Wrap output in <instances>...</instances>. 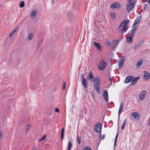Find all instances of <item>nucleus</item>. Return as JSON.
I'll return each instance as SVG.
<instances>
[{
    "instance_id": "obj_1",
    "label": "nucleus",
    "mask_w": 150,
    "mask_h": 150,
    "mask_svg": "<svg viewBox=\"0 0 150 150\" xmlns=\"http://www.w3.org/2000/svg\"><path fill=\"white\" fill-rule=\"evenodd\" d=\"M129 22V20H125L123 21L120 24L119 29L120 32H122V34L123 32L127 30V26Z\"/></svg>"
},
{
    "instance_id": "obj_2",
    "label": "nucleus",
    "mask_w": 150,
    "mask_h": 150,
    "mask_svg": "<svg viewBox=\"0 0 150 150\" xmlns=\"http://www.w3.org/2000/svg\"><path fill=\"white\" fill-rule=\"evenodd\" d=\"M136 0H128L126 6V10L129 11L132 9L136 2Z\"/></svg>"
},
{
    "instance_id": "obj_3",
    "label": "nucleus",
    "mask_w": 150,
    "mask_h": 150,
    "mask_svg": "<svg viewBox=\"0 0 150 150\" xmlns=\"http://www.w3.org/2000/svg\"><path fill=\"white\" fill-rule=\"evenodd\" d=\"M107 63L103 60H101L98 65V68L100 70L103 71L107 65Z\"/></svg>"
},
{
    "instance_id": "obj_4",
    "label": "nucleus",
    "mask_w": 150,
    "mask_h": 150,
    "mask_svg": "<svg viewBox=\"0 0 150 150\" xmlns=\"http://www.w3.org/2000/svg\"><path fill=\"white\" fill-rule=\"evenodd\" d=\"M135 29H134L132 30L131 34L129 35V37L127 38V41L128 42L130 43L132 42V38L135 35Z\"/></svg>"
},
{
    "instance_id": "obj_5",
    "label": "nucleus",
    "mask_w": 150,
    "mask_h": 150,
    "mask_svg": "<svg viewBox=\"0 0 150 150\" xmlns=\"http://www.w3.org/2000/svg\"><path fill=\"white\" fill-rule=\"evenodd\" d=\"M102 125L100 122H98L95 126L94 127V129L97 132H99L101 131Z\"/></svg>"
},
{
    "instance_id": "obj_6",
    "label": "nucleus",
    "mask_w": 150,
    "mask_h": 150,
    "mask_svg": "<svg viewBox=\"0 0 150 150\" xmlns=\"http://www.w3.org/2000/svg\"><path fill=\"white\" fill-rule=\"evenodd\" d=\"M125 60V57L124 56H122L121 57L120 62L119 64V69H120L122 67L124 64V62Z\"/></svg>"
},
{
    "instance_id": "obj_7",
    "label": "nucleus",
    "mask_w": 150,
    "mask_h": 150,
    "mask_svg": "<svg viewBox=\"0 0 150 150\" xmlns=\"http://www.w3.org/2000/svg\"><path fill=\"white\" fill-rule=\"evenodd\" d=\"M94 86H100V80L99 78L96 77L94 80Z\"/></svg>"
},
{
    "instance_id": "obj_8",
    "label": "nucleus",
    "mask_w": 150,
    "mask_h": 150,
    "mask_svg": "<svg viewBox=\"0 0 150 150\" xmlns=\"http://www.w3.org/2000/svg\"><path fill=\"white\" fill-rule=\"evenodd\" d=\"M144 79L146 80H148L150 76V74L149 73L146 71H145L144 72Z\"/></svg>"
},
{
    "instance_id": "obj_9",
    "label": "nucleus",
    "mask_w": 150,
    "mask_h": 150,
    "mask_svg": "<svg viewBox=\"0 0 150 150\" xmlns=\"http://www.w3.org/2000/svg\"><path fill=\"white\" fill-rule=\"evenodd\" d=\"M37 13V11L36 9L33 10L31 12L30 17L31 18L33 19Z\"/></svg>"
},
{
    "instance_id": "obj_10",
    "label": "nucleus",
    "mask_w": 150,
    "mask_h": 150,
    "mask_svg": "<svg viewBox=\"0 0 150 150\" xmlns=\"http://www.w3.org/2000/svg\"><path fill=\"white\" fill-rule=\"evenodd\" d=\"M120 4L118 3H115L111 6V7L113 8H119L120 7Z\"/></svg>"
},
{
    "instance_id": "obj_11",
    "label": "nucleus",
    "mask_w": 150,
    "mask_h": 150,
    "mask_svg": "<svg viewBox=\"0 0 150 150\" xmlns=\"http://www.w3.org/2000/svg\"><path fill=\"white\" fill-rule=\"evenodd\" d=\"M82 84L85 88L87 87V82L86 80L83 76L82 78Z\"/></svg>"
},
{
    "instance_id": "obj_12",
    "label": "nucleus",
    "mask_w": 150,
    "mask_h": 150,
    "mask_svg": "<svg viewBox=\"0 0 150 150\" xmlns=\"http://www.w3.org/2000/svg\"><path fill=\"white\" fill-rule=\"evenodd\" d=\"M146 91H145L142 92L139 95V99L141 100L143 99L145 96Z\"/></svg>"
},
{
    "instance_id": "obj_13",
    "label": "nucleus",
    "mask_w": 150,
    "mask_h": 150,
    "mask_svg": "<svg viewBox=\"0 0 150 150\" xmlns=\"http://www.w3.org/2000/svg\"><path fill=\"white\" fill-rule=\"evenodd\" d=\"M87 78V79L89 80L90 81H91V80L93 79V77L91 72L90 71L88 73Z\"/></svg>"
},
{
    "instance_id": "obj_14",
    "label": "nucleus",
    "mask_w": 150,
    "mask_h": 150,
    "mask_svg": "<svg viewBox=\"0 0 150 150\" xmlns=\"http://www.w3.org/2000/svg\"><path fill=\"white\" fill-rule=\"evenodd\" d=\"M34 37V34L33 33H31L29 34L26 38V40L28 41H29L32 39Z\"/></svg>"
},
{
    "instance_id": "obj_15",
    "label": "nucleus",
    "mask_w": 150,
    "mask_h": 150,
    "mask_svg": "<svg viewBox=\"0 0 150 150\" xmlns=\"http://www.w3.org/2000/svg\"><path fill=\"white\" fill-rule=\"evenodd\" d=\"M103 96L104 98L105 99L106 101H108V93L107 91H104Z\"/></svg>"
},
{
    "instance_id": "obj_16",
    "label": "nucleus",
    "mask_w": 150,
    "mask_h": 150,
    "mask_svg": "<svg viewBox=\"0 0 150 150\" xmlns=\"http://www.w3.org/2000/svg\"><path fill=\"white\" fill-rule=\"evenodd\" d=\"M139 78V77H137L133 78H132V80H131L132 81L131 84L132 85H133L134 84H135L136 83L138 79Z\"/></svg>"
},
{
    "instance_id": "obj_17",
    "label": "nucleus",
    "mask_w": 150,
    "mask_h": 150,
    "mask_svg": "<svg viewBox=\"0 0 150 150\" xmlns=\"http://www.w3.org/2000/svg\"><path fill=\"white\" fill-rule=\"evenodd\" d=\"M131 115L132 117H133L135 119H136L139 116V114L137 112H135L133 113H131Z\"/></svg>"
},
{
    "instance_id": "obj_18",
    "label": "nucleus",
    "mask_w": 150,
    "mask_h": 150,
    "mask_svg": "<svg viewBox=\"0 0 150 150\" xmlns=\"http://www.w3.org/2000/svg\"><path fill=\"white\" fill-rule=\"evenodd\" d=\"M93 44L95 45V46L97 47L98 49L100 51H101V48H100V45L96 42H93Z\"/></svg>"
},
{
    "instance_id": "obj_19",
    "label": "nucleus",
    "mask_w": 150,
    "mask_h": 150,
    "mask_svg": "<svg viewBox=\"0 0 150 150\" xmlns=\"http://www.w3.org/2000/svg\"><path fill=\"white\" fill-rule=\"evenodd\" d=\"M124 106V104L123 103H122L120 105V107L119 109L118 114L119 115H120V113L122 112L123 108Z\"/></svg>"
},
{
    "instance_id": "obj_20",
    "label": "nucleus",
    "mask_w": 150,
    "mask_h": 150,
    "mask_svg": "<svg viewBox=\"0 0 150 150\" xmlns=\"http://www.w3.org/2000/svg\"><path fill=\"white\" fill-rule=\"evenodd\" d=\"M18 29V27H17L16 28L14 29L13 30V31L11 33L10 35V37H11L12 36H13L14 34L17 31Z\"/></svg>"
},
{
    "instance_id": "obj_21",
    "label": "nucleus",
    "mask_w": 150,
    "mask_h": 150,
    "mask_svg": "<svg viewBox=\"0 0 150 150\" xmlns=\"http://www.w3.org/2000/svg\"><path fill=\"white\" fill-rule=\"evenodd\" d=\"M132 80V77L130 76L127 77L125 80V82L126 83H127L131 81Z\"/></svg>"
},
{
    "instance_id": "obj_22",
    "label": "nucleus",
    "mask_w": 150,
    "mask_h": 150,
    "mask_svg": "<svg viewBox=\"0 0 150 150\" xmlns=\"http://www.w3.org/2000/svg\"><path fill=\"white\" fill-rule=\"evenodd\" d=\"M141 18L139 17H138L135 20V22H134L133 26H135L137 24L139 23L140 20Z\"/></svg>"
},
{
    "instance_id": "obj_23",
    "label": "nucleus",
    "mask_w": 150,
    "mask_h": 150,
    "mask_svg": "<svg viewBox=\"0 0 150 150\" xmlns=\"http://www.w3.org/2000/svg\"><path fill=\"white\" fill-rule=\"evenodd\" d=\"M127 120L126 119H125L124 120L123 123L121 127L122 129L123 130L124 129L127 123Z\"/></svg>"
},
{
    "instance_id": "obj_24",
    "label": "nucleus",
    "mask_w": 150,
    "mask_h": 150,
    "mask_svg": "<svg viewBox=\"0 0 150 150\" xmlns=\"http://www.w3.org/2000/svg\"><path fill=\"white\" fill-rule=\"evenodd\" d=\"M64 128H62L61 132V139L62 140H63L64 138Z\"/></svg>"
},
{
    "instance_id": "obj_25",
    "label": "nucleus",
    "mask_w": 150,
    "mask_h": 150,
    "mask_svg": "<svg viewBox=\"0 0 150 150\" xmlns=\"http://www.w3.org/2000/svg\"><path fill=\"white\" fill-rule=\"evenodd\" d=\"M94 87L97 92L98 93H100V91L99 88L100 86H94Z\"/></svg>"
},
{
    "instance_id": "obj_26",
    "label": "nucleus",
    "mask_w": 150,
    "mask_h": 150,
    "mask_svg": "<svg viewBox=\"0 0 150 150\" xmlns=\"http://www.w3.org/2000/svg\"><path fill=\"white\" fill-rule=\"evenodd\" d=\"M119 41L118 40H115L113 41V46H115L118 43Z\"/></svg>"
},
{
    "instance_id": "obj_27",
    "label": "nucleus",
    "mask_w": 150,
    "mask_h": 150,
    "mask_svg": "<svg viewBox=\"0 0 150 150\" xmlns=\"http://www.w3.org/2000/svg\"><path fill=\"white\" fill-rule=\"evenodd\" d=\"M110 17L112 18H115V13L113 12H111L110 13Z\"/></svg>"
},
{
    "instance_id": "obj_28",
    "label": "nucleus",
    "mask_w": 150,
    "mask_h": 150,
    "mask_svg": "<svg viewBox=\"0 0 150 150\" xmlns=\"http://www.w3.org/2000/svg\"><path fill=\"white\" fill-rule=\"evenodd\" d=\"M72 145L70 141H69L68 143V149H71L72 147Z\"/></svg>"
},
{
    "instance_id": "obj_29",
    "label": "nucleus",
    "mask_w": 150,
    "mask_h": 150,
    "mask_svg": "<svg viewBox=\"0 0 150 150\" xmlns=\"http://www.w3.org/2000/svg\"><path fill=\"white\" fill-rule=\"evenodd\" d=\"M105 43L109 46L111 45V42L109 40H107L105 41Z\"/></svg>"
},
{
    "instance_id": "obj_30",
    "label": "nucleus",
    "mask_w": 150,
    "mask_h": 150,
    "mask_svg": "<svg viewBox=\"0 0 150 150\" xmlns=\"http://www.w3.org/2000/svg\"><path fill=\"white\" fill-rule=\"evenodd\" d=\"M142 61L139 62L137 64V66L138 67H140L142 65Z\"/></svg>"
},
{
    "instance_id": "obj_31",
    "label": "nucleus",
    "mask_w": 150,
    "mask_h": 150,
    "mask_svg": "<svg viewBox=\"0 0 150 150\" xmlns=\"http://www.w3.org/2000/svg\"><path fill=\"white\" fill-rule=\"evenodd\" d=\"M30 127V125H28L26 126L25 129L26 130V132H27L29 129Z\"/></svg>"
},
{
    "instance_id": "obj_32",
    "label": "nucleus",
    "mask_w": 150,
    "mask_h": 150,
    "mask_svg": "<svg viewBox=\"0 0 150 150\" xmlns=\"http://www.w3.org/2000/svg\"><path fill=\"white\" fill-rule=\"evenodd\" d=\"M77 140L78 142V143L80 144L81 143V139L80 137H79L78 136H77Z\"/></svg>"
},
{
    "instance_id": "obj_33",
    "label": "nucleus",
    "mask_w": 150,
    "mask_h": 150,
    "mask_svg": "<svg viewBox=\"0 0 150 150\" xmlns=\"http://www.w3.org/2000/svg\"><path fill=\"white\" fill-rule=\"evenodd\" d=\"M24 3L23 1L21 2L20 4V7L22 8L24 6Z\"/></svg>"
},
{
    "instance_id": "obj_34",
    "label": "nucleus",
    "mask_w": 150,
    "mask_h": 150,
    "mask_svg": "<svg viewBox=\"0 0 150 150\" xmlns=\"http://www.w3.org/2000/svg\"><path fill=\"white\" fill-rule=\"evenodd\" d=\"M46 137V135H44L39 141H41L44 140Z\"/></svg>"
},
{
    "instance_id": "obj_35",
    "label": "nucleus",
    "mask_w": 150,
    "mask_h": 150,
    "mask_svg": "<svg viewBox=\"0 0 150 150\" xmlns=\"http://www.w3.org/2000/svg\"><path fill=\"white\" fill-rule=\"evenodd\" d=\"M83 150H91V149L89 147L86 146L84 148Z\"/></svg>"
},
{
    "instance_id": "obj_36",
    "label": "nucleus",
    "mask_w": 150,
    "mask_h": 150,
    "mask_svg": "<svg viewBox=\"0 0 150 150\" xmlns=\"http://www.w3.org/2000/svg\"><path fill=\"white\" fill-rule=\"evenodd\" d=\"M65 86H66L65 82V81H64L63 82V86L62 87V88L63 90H64L65 89Z\"/></svg>"
},
{
    "instance_id": "obj_37",
    "label": "nucleus",
    "mask_w": 150,
    "mask_h": 150,
    "mask_svg": "<svg viewBox=\"0 0 150 150\" xmlns=\"http://www.w3.org/2000/svg\"><path fill=\"white\" fill-rule=\"evenodd\" d=\"M117 137H118V134L117 133V134L116 135V137H115V140L114 146L115 145V144L116 143L117 139Z\"/></svg>"
},
{
    "instance_id": "obj_38",
    "label": "nucleus",
    "mask_w": 150,
    "mask_h": 150,
    "mask_svg": "<svg viewBox=\"0 0 150 150\" xmlns=\"http://www.w3.org/2000/svg\"><path fill=\"white\" fill-rule=\"evenodd\" d=\"M55 111L56 112H58L59 111V110L58 108H56L55 109Z\"/></svg>"
},
{
    "instance_id": "obj_39",
    "label": "nucleus",
    "mask_w": 150,
    "mask_h": 150,
    "mask_svg": "<svg viewBox=\"0 0 150 150\" xmlns=\"http://www.w3.org/2000/svg\"><path fill=\"white\" fill-rule=\"evenodd\" d=\"M105 135H103V136L102 137H101V139H104V138H105Z\"/></svg>"
},
{
    "instance_id": "obj_40",
    "label": "nucleus",
    "mask_w": 150,
    "mask_h": 150,
    "mask_svg": "<svg viewBox=\"0 0 150 150\" xmlns=\"http://www.w3.org/2000/svg\"><path fill=\"white\" fill-rule=\"evenodd\" d=\"M1 137H2V135H1V132L0 131V139L1 138Z\"/></svg>"
},
{
    "instance_id": "obj_41",
    "label": "nucleus",
    "mask_w": 150,
    "mask_h": 150,
    "mask_svg": "<svg viewBox=\"0 0 150 150\" xmlns=\"http://www.w3.org/2000/svg\"><path fill=\"white\" fill-rule=\"evenodd\" d=\"M146 1L148 2H149L150 1V0H146Z\"/></svg>"
},
{
    "instance_id": "obj_42",
    "label": "nucleus",
    "mask_w": 150,
    "mask_h": 150,
    "mask_svg": "<svg viewBox=\"0 0 150 150\" xmlns=\"http://www.w3.org/2000/svg\"><path fill=\"white\" fill-rule=\"evenodd\" d=\"M71 150V149H67V150Z\"/></svg>"
},
{
    "instance_id": "obj_43",
    "label": "nucleus",
    "mask_w": 150,
    "mask_h": 150,
    "mask_svg": "<svg viewBox=\"0 0 150 150\" xmlns=\"http://www.w3.org/2000/svg\"><path fill=\"white\" fill-rule=\"evenodd\" d=\"M119 118L118 120V122H119Z\"/></svg>"
},
{
    "instance_id": "obj_44",
    "label": "nucleus",
    "mask_w": 150,
    "mask_h": 150,
    "mask_svg": "<svg viewBox=\"0 0 150 150\" xmlns=\"http://www.w3.org/2000/svg\"><path fill=\"white\" fill-rule=\"evenodd\" d=\"M149 23L150 24V22H149Z\"/></svg>"
}]
</instances>
